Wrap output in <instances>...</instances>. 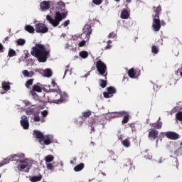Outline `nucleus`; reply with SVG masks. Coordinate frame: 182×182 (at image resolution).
I'll return each mask as SVG.
<instances>
[{
    "instance_id": "nucleus-1",
    "label": "nucleus",
    "mask_w": 182,
    "mask_h": 182,
    "mask_svg": "<svg viewBox=\"0 0 182 182\" xmlns=\"http://www.w3.org/2000/svg\"><path fill=\"white\" fill-rule=\"evenodd\" d=\"M31 54L37 58L38 62L45 63L50 55V48L43 44H36V46L32 48Z\"/></svg>"
},
{
    "instance_id": "nucleus-2",
    "label": "nucleus",
    "mask_w": 182,
    "mask_h": 182,
    "mask_svg": "<svg viewBox=\"0 0 182 182\" xmlns=\"http://www.w3.org/2000/svg\"><path fill=\"white\" fill-rule=\"evenodd\" d=\"M52 86L53 89L52 90L53 92H57L59 93V95H55V98L54 100H50V103H55L56 105H60L62 103L66 102L68 100V94L66 92H63L62 94V91L59 89V86H58V83H56V81L55 79H53L51 81ZM58 96L60 97L58 98Z\"/></svg>"
},
{
    "instance_id": "nucleus-3",
    "label": "nucleus",
    "mask_w": 182,
    "mask_h": 182,
    "mask_svg": "<svg viewBox=\"0 0 182 182\" xmlns=\"http://www.w3.org/2000/svg\"><path fill=\"white\" fill-rule=\"evenodd\" d=\"M68 15L65 13H60V11H57L55 13V18L53 19L52 16L47 15L46 19L53 26L56 28V26H59V23H60L63 19L66 18Z\"/></svg>"
},
{
    "instance_id": "nucleus-4",
    "label": "nucleus",
    "mask_w": 182,
    "mask_h": 182,
    "mask_svg": "<svg viewBox=\"0 0 182 182\" xmlns=\"http://www.w3.org/2000/svg\"><path fill=\"white\" fill-rule=\"evenodd\" d=\"M33 136L35 137V139H38L40 144H42V141H43V144L46 146H49V144L52 143V141L50 140V136L43 135V133H42L41 131L33 130Z\"/></svg>"
},
{
    "instance_id": "nucleus-5",
    "label": "nucleus",
    "mask_w": 182,
    "mask_h": 182,
    "mask_svg": "<svg viewBox=\"0 0 182 182\" xmlns=\"http://www.w3.org/2000/svg\"><path fill=\"white\" fill-rule=\"evenodd\" d=\"M97 70L101 76H105V79H107V66L103 63V61L99 60L96 63Z\"/></svg>"
},
{
    "instance_id": "nucleus-6",
    "label": "nucleus",
    "mask_w": 182,
    "mask_h": 182,
    "mask_svg": "<svg viewBox=\"0 0 182 182\" xmlns=\"http://www.w3.org/2000/svg\"><path fill=\"white\" fill-rule=\"evenodd\" d=\"M16 163L18 164L17 165V169L18 171H23V170H25L26 173H29L30 168L28 165V162L26 161L25 160L22 159H18L16 161Z\"/></svg>"
},
{
    "instance_id": "nucleus-7",
    "label": "nucleus",
    "mask_w": 182,
    "mask_h": 182,
    "mask_svg": "<svg viewBox=\"0 0 182 182\" xmlns=\"http://www.w3.org/2000/svg\"><path fill=\"white\" fill-rule=\"evenodd\" d=\"M36 32L37 33H46L49 28L43 23H38L35 25Z\"/></svg>"
},
{
    "instance_id": "nucleus-8",
    "label": "nucleus",
    "mask_w": 182,
    "mask_h": 182,
    "mask_svg": "<svg viewBox=\"0 0 182 182\" xmlns=\"http://www.w3.org/2000/svg\"><path fill=\"white\" fill-rule=\"evenodd\" d=\"M152 28L155 32H159L161 29V22L160 21V17H154Z\"/></svg>"
},
{
    "instance_id": "nucleus-9",
    "label": "nucleus",
    "mask_w": 182,
    "mask_h": 182,
    "mask_svg": "<svg viewBox=\"0 0 182 182\" xmlns=\"http://www.w3.org/2000/svg\"><path fill=\"white\" fill-rule=\"evenodd\" d=\"M107 92H103V96L105 99H110V97H113V95L116 93V88L114 87H108L107 88Z\"/></svg>"
},
{
    "instance_id": "nucleus-10",
    "label": "nucleus",
    "mask_w": 182,
    "mask_h": 182,
    "mask_svg": "<svg viewBox=\"0 0 182 182\" xmlns=\"http://www.w3.org/2000/svg\"><path fill=\"white\" fill-rule=\"evenodd\" d=\"M82 32L85 35L87 41H89L90 39V35H92V26H90V24H85Z\"/></svg>"
},
{
    "instance_id": "nucleus-11",
    "label": "nucleus",
    "mask_w": 182,
    "mask_h": 182,
    "mask_svg": "<svg viewBox=\"0 0 182 182\" xmlns=\"http://www.w3.org/2000/svg\"><path fill=\"white\" fill-rule=\"evenodd\" d=\"M165 136L167 139H169V140H177L180 139V135L174 132H166Z\"/></svg>"
},
{
    "instance_id": "nucleus-12",
    "label": "nucleus",
    "mask_w": 182,
    "mask_h": 182,
    "mask_svg": "<svg viewBox=\"0 0 182 182\" xmlns=\"http://www.w3.org/2000/svg\"><path fill=\"white\" fill-rule=\"evenodd\" d=\"M20 123L24 130H28V129H29V120H28V117L26 116L23 115L21 117Z\"/></svg>"
},
{
    "instance_id": "nucleus-13",
    "label": "nucleus",
    "mask_w": 182,
    "mask_h": 182,
    "mask_svg": "<svg viewBox=\"0 0 182 182\" xmlns=\"http://www.w3.org/2000/svg\"><path fill=\"white\" fill-rule=\"evenodd\" d=\"M1 87H2L3 90H4V92H1V94L5 95V93H6V92H9V90H11V82H6V81L2 82Z\"/></svg>"
},
{
    "instance_id": "nucleus-14",
    "label": "nucleus",
    "mask_w": 182,
    "mask_h": 182,
    "mask_svg": "<svg viewBox=\"0 0 182 182\" xmlns=\"http://www.w3.org/2000/svg\"><path fill=\"white\" fill-rule=\"evenodd\" d=\"M119 114H120V116H124V118L122 121V124H126L127 123H129L130 115H129L127 112L122 111L119 112Z\"/></svg>"
},
{
    "instance_id": "nucleus-15",
    "label": "nucleus",
    "mask_w": 182,
    "mask_h": 182,
    "mask_svg": "<svg viewBox=\"0 0 182 182\" xmlns=\"http://www.w3.org/2000/svg\"><path fill=\"white\" fill-rule=\"evenodd\" d=\"M161 117L159 118L158 121L155 123H152L150 124L151 127H154V129H160L163 127V122L161 120Z\"/></svg>"
},
{
    "instance_id": "nucleus-16",
    "label": "nucleus",
    "mask_w": 182,
    "mask_h": 182,
    "mask_svg": "<svg viewBox=\"0 0 182 182\" xmlns=\"http://www.w3.org/2000/svg\"><path fill=\"white\" fill-rule=\"evenodd\" d=\"M160 12H161V6H158L157 7H154V14L153 18H160Z\"/></svg>"
},
{
    "instance_id": "nucleus-17",
    "label": "nucleus",
    "mask_w": 182,
    "mask_h": 182,
    "mask_svg": "<svg viewBox=\"0 0 182 182\" xmlns=\"http://www.w3.org/2000/svg\"><path fill=\"white\" fill-rule=\"evenodd\" d=\"M148 136L149 139H153L154 140H155V139H157V137H159V131L155 129L151 130L149 132Z\"/></svg>"
},
{
    "instance_id": "nucleus-18",
    "label": "nucleus",
    "mask_w": 182,
    "mask_h": 182,
    "mask_svg": "<svg viewBox=\"0 0 182 182\" xmlns=\"http://www.w3.org/2000/svg\"><path fill=\"white\" fill-rule=\"evenodd\" d=\"M15 157H18L19 158V156L18 155H14L13 156V157H11L10 159L6 158L5 159H4L1 163H0V167H2V166H5V164H9L10 160H11V161H14V159H15Z\"/></svg>"
},
{
    "instance_id": "nucleus-19",
    "label": "nucleus",
    "mask_w": 182,
    "mask_h": 182,
    "mask_svg": "<svg viewBox=\"0 0 182 182\" xmlns=\"http://www.w3.org/2000/svg\"><path fill=\"white\" fill-rule=\"evenodd\" d=\"M121 18L122 19H129V16H130V14L127 11V9H124L121 12Z\"/></svg>"
},
{
    "instance_id": "nucleus-20",
    "label": "nucleus",
    "mask_w": 182,
    "mask_h": 182,
    "mask_svg": "<svg viewBox=\"0 0 182 182\" xmlns=\"http://www.w3.org/2000/svg\"><path fill=\"white\" fill-rule=\"evenodd\" d=\"M40 6L43 11H45L46 9H49V8H50V4H49V2L48 1H43L41 3Z\"/></svg>"
},
{
    "instance_id": "nucleus-21",
    "label": "nucleus",
    "mask_w": 182,
    "mask_h": 182,
    "mask_svg": "<svg viewBox=\"0 0 182 182\" xmlns=\"http://www.w3.org/2000/svg\"><path fill=\"white\" fill-rule=\"evenodd\" d=\"M25 31L28 32L29 33H35V28L31 25H26L24 27Z\"/></svg>"
},
{
    "instance_id": "nucleus-22",
    "label": "nucleus",
    "mask_w": 182,
    "mask_h": 182,
    "mask_svg": "<svg viewBox=\"0 0 182 182\" xmlns=\"http://www.w3.org/2000/svg\"><path fill=\"white\" fill-rule=\"evenodd\" d=\"M85 168V164L81 163L78 165H77L75 168H74V171L78 172V171H82V170Z\"/></svg>"
},
{
    "instance_id": "nucleus-23",
    "label": "nucleus",
    "mask_w": 182,
    "mask_h": 182,
    "mask_svg": "<svg viewBox=\"0 0 182 182\" xmlns=\"http://www.w3.org/2000/svg\"><path fill=\"white\" fill-rule=\"evenodd\" d=\"M55 160V156L53 155H48L45 157L46 164L52 163Z\"/></svg>"
},
{
    "instance_id": "nucleus-24",
    "label": "nucleus",
    "mask_w": 182,
    "mask_h": 182,
    "mask_svg": "<svg viewBox=\"0 0 182 182\" xmlns=\"http://www.w3.org/2000/svg\"><path fill=\"white\" fill-rule=\"evenodd\" d=\"M128 76H129V77H131L132 79L136 77V70H134V68H131L128 70Z\"/></svg>"
},
{
    "instance_id": "nucleus-25",
    "label": "nucleus",
    "mask_w": 182,
    "mask_h": 182,
    "mask_svg": "<svg viewBox=\"0 0 182 182\" xmlns=\"http://www.w3.org/2000/svg\"><path fill=\"white\" fill-rule=\"evenodd\" d=\"M41 180H42V175H39V176H33L30 178V181L31 182H38V181H41Z\"/></svg>"
},
{
    "instance_id": "nucleus-26",
    "label": "nucleus",
    "mask_w": 182,
    "mask_h": 182,
    "mask_svg": "<svg viewBox=\"0 0 182 182\" xmlns=\"http://www.w3.org/2000/svg\"><path fill=\"white\" fill-rule=\"evenodd\" d=\"M31 90H33V92H37L38 93L42 92V88L38 85H34Z\"/></svg>"
},
{
    "instance_id": "nucleus-27",
    "label": "nucleus",
    "mask_w": 182,
    "mask_h": 182,
    "mask_svg": "<svg viewBox=\"0 0 182 182\" xmlns=\"http://www.w3.org/2000/svg\"><path fill=\"white\" fill-rule=\"evenodd\" d=\"M33 80L34 79L31 78L26 81L25 86L27 87V89H31V86L33 85Z\"/></svg>"
},
{
    "instance_id": "nucleus-28",
    "label": "nucleus",
    "mask_w": 182,
    "mask_h": 182,
    "mask_svg": "<svg viewBox=\"0 0 182 182\" xmlns=\"http://www.w3.org/2000/svg\"><path fill=\"white\" fill-rule=\"evenodd\" d=\"M8 56L9 58H14V56H16V51L12 48H10L9 50Z\"/></svg>"
},
{
    "instance_id": "nucleus-29",
    "label": "nucleus",
    "mask_w": 182,
    "mask_h": 182,
    "mask_svg": "<svg viewBox=\"0 0 182 182\" xmlns=\"http://www.w3.org/2000/svg\"><path fill=\"white\" fill-rule=\"evenodd\" d=\"M99 83H100V87H102V89H105V87H106V86H107V81H106L105 80L100 79L99 80Z\"/></svg>"
},
{
    "instance_id": "nucleus-30",
    "label": "nucleus",
    "mask_w": 182,
    "mask_h": 182,
    "mask_svg": "<svg viewBox=\"0 0 182 182\" xmlns=\"http://www.w3.org/2000/svg\"><path fill=\"white\" fill-rule=\"evenodd\" d=\"M79 55L80 58H82V59H86V58L89 56V53H87V51L82 50L80 52Z\"/></svg>"
},
{
    "instance_id": "nucleus-31",
    "label": "nucleus",
    "mask_w": 182,
    "mask_h": 182,
    "mask_svg": "<svg viewBox=\"0 0 182 182\" xmlns=\"http://www.w3.org/2000/svg\"><path fill=\"white\" fill-rule=\"evenodd\" d=\"M53 73H52V70L50 69H46L44 70V76H46V77H50V76H52Z\"/></svg>"
},
{
    "instance_id": "nucleus-32",
    "label": "nucleus",
    "mask_w": 182,
    "mask_h": 182,
    "mask_svg": "<svg viewBox=\"0 0 182 182\" xmlns=\"http://www.w3.org/2000/svg\"><path fill=\"white\" fill-rule=\"evenodd\" d=\"M47 170H50V171H55V166L51 163L46 164Z\"/></svg>"
},
{
    "instance_id": "nucleus-33",
    "label": "nucleus",
    "mask_w": 182,
    "mask_h": 182,
    "mask_svg": "<svg viewBox=\"0 0 182 182\" xmlns=\"http://www.w3.org/2000/svg\"><path fill=\"white\" fill-rule=\"evenodd\" d=\"M26 43V41L22 38H19L17 40V45H18V46H23Z\"/></svg>"
},
{
    "instance_id": "nucleus-34",
    "label": "nucleus",
    "mask_w": 182,
    "mask_h": 182,
    "mask_svg": "<svg viewBox=\"0 0 182 182\" xmlns=\"http://www.w3.org/2000/svg\"><path fill=\"white\" fill-rule=\"evenodd\" d=\"M82 116L85 117V119H87V117H90L92 116V112L87 111L82 112Z\"/></svg>"
},
{
    "instance_id": "nucleus-35",
    "label": "nucleus",
    "mask_w": 182,
    "mask_h": 182,
    "mask_svg": "<svg viewBox=\"0 0 182 182\" xmlns=\"http://www.w3.org/2000/svg\"><path fill=\"white\" fill-rule=\"evenodd\" d=\"M176 119L179 122H182V112H178L176 114Z\"/></svg>"
},
{
    "instance_id": "nucleus-36",
    "label": "nucleus",
    "mask_w": 182,
    "mask_h": 182,
    "mask_svg": "<svg viewBox=\"0 0 182 182\" xmlns=\"http://www.w3.org/2000/svg\"><path fill=\"white\" fill-rule=\"evenodd\" d=\"M122 144L124 147H130V141L126 139L124 141H122Z\"/></svg>"
},
{
    "instance_id": "nucleus-37",
    "label": "nucleus",
    "mask_w": 182,
    "mask_h": 182,
    "mask_svg": "<svg viewBox=\"0 0 182 182\" xmlns=\"http://www.w3.org/2000/svg\"><path fill=\"white\" fill-rule=\"evenodd\" d=\"M174 154H176V156H181V154H182V147L178 148L177 150H176L174 151Z\"/></svg>"
},
{
    "instance_id": "nucleus-38",
    "label": "nucleus",
    "mask_w": 182,
    "mask_h": 182,
    "mask_svg": "<svg viewBox=\"0 0 182 182\" xmlns=\"http://www.w3.org/2000/svg\"><path fill=\"white\" fill-rule=\"evenodd\" d=\"M151 52H152V53L157 54V53H159V48H157V47L155 46H152Z\"/></svg>"
},
{
    "instance_id": "nucleus-39",
    "label": "nucleus",
    "mask_w": 182,
    "mask_h": 182,
    "mask_svg": "<svg viewBox=\"0 0 182 182\" xmlns=\"http://www.w3.org/2000/svg\"><path fill=\"white\" fill-rule=\"evenodd\" d=\"M86 42H87V39L86 41L82 40V41H80L78 43V46L79 48H83V46H85L86 45Z\"/></svg>"
},
{
    "instance_id": "nucleus-40",
    "label": "nucleus",
    "mask_w": 182,
    "mask_h": 182,
    "mask_svg": "<svg viewBox=\"0 0 182 182\" xmlns=\"http://www.w3.org/2000/svg\"><path fill=\"white\" fill-rule=\"evenodd\" d=\"M73 41H77V39H82V34L75 35L73 37Z\"/></svg>"
},
{
    "instance_id": "nucleus-41",
    "label": "nucleus",
    "mask_w": 182,
    "mask_h": 182,
    "mask_svg": "<svg viewBox=\"0 0 182 182\" xmlns=\"http://www.w3.org/2000/svg\"><path fill=\"white\" fill-rule=\"evenodd\" d=\"M93 4H95V5H100L103 1L102 0H92Z\"/></svg>"
},
{
    "instance_id": "nucleus-42",
    "label": "nucleus",
    "mask_w": 182,
    "mask_h": 182,
    "mask_svg": "<svg viewBox=\"0 0 182 182\" xmlns=\"http://www.w3.org/2000/svg\"><path fill=\"white\" fill-rule=\"evenodd\" d=\"M23 75L25 77H29V71L28 70H23Z\"/></svg>"
},
{
    "instance_id": "nucleus-43",
    "label": "nucleus",
    "mask_w": 182,
    "mask_h": 182,
    "mask_svg": "<svg viewBox=\"0 0 182 182\" xmlns=\"http://www.w3.org/2000/svg\"><path fill=\"white\" fill-rule=\"evenodd\" d=\"M129 127H131L132 132H136V126L134 124H128Z\"/></svg>"
},
{
    "instance_id": "nucleus-44",
    "label": "nucleus",
    "mask_w": 182,
    "mask_h": 182,
    "mask_svg": "<svg viewBox=\"0 0 182 182\" xmlns=\"http://www.w3.org/2000/svg\"><path fill=\"white\" fill-rule=\"evenodd\" d=\"M108 38L113 39L114 38H116V33L114 32H112L109 34Z\"/></svg>"
},
{
    "instance_id": "nucleus-45",
    "label": "nucleus",
    "mask_w": 182,
    "mask_h": 182,
    "mask_svg": "<svg viewBox=\"0 0 182 182\" xmlns=\"http://www.w3.org/2000/svg\"><path fill=\"white\" fill-rule=\"evenodd\" d=\"M30 93H31V96H33V97L34 99H36V98L38 97V94L36 93L35 91L31 90V91L30 92Z\"/></svg>"
},
{
    "instance_id": "nucleus-46",
    "label": "nucleus",
    "mask_w": 182,
    "mask_h": 182,
    "mask_svg": "<svg viewBox=\"0 0 182 182\" xmlns=\"http://www.w3.org/2000/svg\"><path fill=\"white\" fill-rule=\"evenodd\" d=\"M48 110H43V112H41V114L43 116V117H46V116H48Z\"/></svg>"
},
{
    "instance_id": "nucleus-47",
    "label": "nucleus",
    "mask_w": 182,
    "mask_h": 182,
    "mask_svg": "<svg viewBox=\"0 0 182 182\" xmlns=\"http://www.w3.org/2000/svg\"><path fill=\"white\" fill-rule=\"evenodd\" d=\"M69 23H70V21H69V20H67V21H65L64 23H63V26H64V28H66V26H68V25H69Z\"/></svg>"
},
{
    "instance_id": "nucleus-48",
    "label": "nucleus",
    "mask_w": 182,
    "mask_h": 182,
    "mask_svg": "<svg viewBox=\"0 0 182 182\" xmlns=\"http://www.w3.org/2000/svg\"><path fill=\"white\" fill-rule=\"evenodd\" d=\"M33 121L34 122H41V117H39V116H36L34 117Z\"/></svg>"
},
{
    "instance_id": "nucleus-49",
    "label": "nucleus",
    "mask_w": 182,
    "mask_h": 182,
    "mask_svg": "<svg viewBox=\"0 0 182 182\" xmlns=\"http://www.w3.org/2000/svg\"><path fill=\"white\" fill-rule=\"evenodd\" d=\"M35 75V72L33 71H30L28 72V77H32Z\"/></svg>"
},
{
    "instance_id": "nucleus-50",
    "label": "nucleus",
    "mask_w": 182,
    "mask_h": 182,
    "mask_svg": "<svg viewBox=\"0 0 182 182\" xmlns=\"http://www.w3.org/2000/svg\"><path fill=\"white\" fill-rule=\"evenodd\" d=\"M4 52V45L0 43V53H2Z\"/></svg>"
},
{
    "instance_id": "nucleus-51",
    "label": "nucleus",
    "mask_w": 182,
    "mask_h": 182,
    "mask_svg": "<svg viewBox=\"0 0 182 182\" xmlns=\"http://www.w3.org/2000/svg\"><path fill=\"white\" fill-rule=\"evenodd\" d=\"M127 166H129V169L132 168V166H133V164L131 162H128L127 164L125 165V167H127Z\"/></svg>"
},
{
    "instance_id": "nucleus-52",
    "label": "nucleus",
    "mask_w": 182,
    "mask_h": 182,
    "mask_svg": "<svg viewBox=\"0 0 182 182\" xmlns=\"http://www.w3.org/2000/svg\"><path fill=\"white\" fill-rule=\"evenodd\" d=\"M145 157L146 159H149V160H151V159H153V156L151 155H147V154H145Z\"/></svg>"
},
{
    "instance_id": "nucleus-53",
    "label": "nucleus",
    "mask_w": 182,
    "mask_h": 182,
    "mask_svg": "<svg viewBox=\"0 0 182 182\" xmlns=\"http://www.w3.org/2000/svg\"><path fill=\"white\" fill-rule=\"evenodd\" d=\"M112 48V45L107 44L106 47H105V49H111Z\"/></svg>"
},
{
    "instance_id": "nucleus-54",
    "label": "nucleus",
    "mask_w": 182,
    "mask_h": 182,
    "mask_svg": "<svg viewBox=\"0 0 182 182\" xmlns=\"http://www.w3.org/2000/svg\"><path fill=\"white\" fill-rule=\"evenodd\" d=\"M165 26V25H166V21H164V20H161V26Z\"/></svg>"
},
{
    "instance_id": "nucleus-55",
    "label": "nucleus",
    "mask_w": 182,
    "mask_h": 182,
    "mask_svg": "<svg viewBox=\"0 0 182 182\" xmlns=\"http://www.w3.org/2000/svg\"><path fill=\"white\" fill-rule=\"evenodd\" d=\"M75 161H76V158H74L73 161H70V164H75Z\"/></svg>"
},
{
    "instance_id": "nucleus-56",
    "label": "nucleus",
    "mask_w": 182,
    "mask_h": 182,
    "mask_svg": "<svg viewBox=\"0 0 182 182\" xmlns=\"http://www.w3.org/2000/svg\"><path fill=\"white\" fill-rule=\"evenodd\" d=\"M180 75H181V76L182 77V67L180 68Z\"/></svg>"
},
{
    "instance_id": "nucleus-57",
    "label": "nucleus",
    "mask_w": 182,
    "mask_h": 182,
    "mask_svg": "<svg viewBox=\"0 0 182 182\" xmlns=\"http://www.w3.org/2000/svg\"><path fill=\"white\" fill-rule=\"evenodd\" d=\"M111 43H112V41L109 40L107 41V45H110Z\"/></svg>"
},
{
    "instance_id": "nucleus-58",
    "label": "nucleus",
    "mask_w": 182,
    "mask_h": 182,
    "mask_svg": "<svg viewBox=\"0 0 182 182\" xmlns=\"http://www.w3.org/2000/svg\"><path fill=\"white\" fill-rule=\"evenodd\" d=\"M126 2H127V4H130V2H132V0H126Z\"/></svg>"
},
{
    "instance_id": "nucleus-59",
    "label": "nucleus",
    "mask_w": 182,
    "mask_h": 182,
    "mask_svg": "<svg viewBox=\"0 0 182 182\" xmlns=\"http://www.w3.org/2000/svg\"><path fill=\"white\" fill-rule=\"evenodd\" d=\"M5 41H9V37H6Z\"/></svg>"
},
{
    "instance_id": "nucleus-60",
    "label": "nucleus",
    "mask_w": 182,
    "mask_h": 182,
    "mask_svg": "<svg viewBox=\"0 0 182 182\" xmlns=\"http://www.w3.org/2000/svg\"><path fill=\"white\" fill-rule=\"evenodd\" d=\"M68 72H69V70H65V75H66V73H68Z\"/></svg>"
},
{
    "instance_id": "nucleus-61",
    "label": "nucleus",
    "mask_w": 182,
    "mask_h": 182,
    "mask_svg": "<svg viewBox=\"0 0 182 182\" xmlns=\"http://www.w3.org/2000/svg\"><path fill=\"white\" fill-rule=\"evenodd\" d=\"M115 2H120V0H114Z\"/></svg>"
},
{
    "instance_id": "nucleus-62",
    "label": "nucleus",
    "mask_w": 182,
    "mask_h": 182,
    "mask_svg": "<svg viewBox=\"0 0 182 182\" xmlns=\"http://www.w3.org/2000/svg\"><path fill=\"white\" fill-rule=\"evenodd\" d=\"M181 146H182V142L181 143Z\"/></svg>"
},
{
    "instance_id": "nucleus-63",
    "label": "nucleus",
    "mask_w": 182,
    "mask_h": 182,
    "mask_svg": "<svg viewBox=\"0 0 182 182\" xmlns=\"http://www.w3.org/2000/svg\"><path fill=\"white\" fill-rule=\"evenodd\" d=\"M102 124H105V123H102Z\"/></svg>"
},
{
    "instance_id": "nucleus-64",
    "label": "nucleus",
    "mask_w": 182,
    "mask_h": 182,
    "mask_svg": "<svg viewBox=\"0 0 182 182\" xmlns=\"http://www.w3.org/2000/svg\"><path fill=\"white\" fill-rule=\"evenodd\" d=\"M181 124H182V121H181Z\"/></svg>"
}]
</instances>
